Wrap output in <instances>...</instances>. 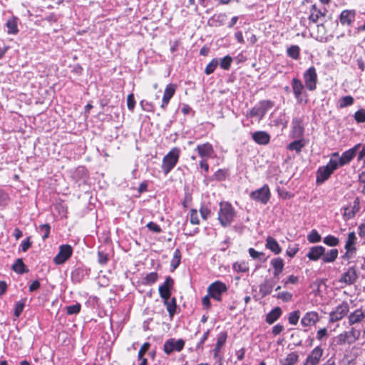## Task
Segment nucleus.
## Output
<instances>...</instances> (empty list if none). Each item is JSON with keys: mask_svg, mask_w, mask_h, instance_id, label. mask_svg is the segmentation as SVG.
Here are the masks:
<instances>
[{"mask_svg": "<svg viewBox=\"0 0 365 365\" xmlns=\"http://www.w3.org/2000/svg\"><path fill=\"white\" fill-rule=\"evenodd\" d=\"M73 248L69 245H62L59 247V252L53 258V262L56 264H62L65 263L72 255Z\"/></svg>", "mask_w": 365, "mask_h": 365, "instance_id": "0eeeda50", "label": "nucleus"}, {"mask_svg": "<svg viewBox=\"0 0 365 365\" xmlns=\"http://www.w3.org/2000/svg\"><path fill=\"white\" fill-rule=\"evenodd\" d=\"M26 299L17 302L14 308V316L18 318L22 313L25 307Z\"/></svg>", "mask_w": 365, "mask_h": 365, "instance_id": "a19ab883", "label": "nucleus"}, {"mask_svg": "<svg viewBox=\"0 0 365 365\" xmlns=\"http://www.w3.org/2000/svg\"><path fill=\"white\" fill-rule=\"evenodd\" d=\"M282 314V309L280 307H277L273 309L270 312H269L266 316V322L267 323L272 324L275 321H277Z\"/></svg>", "mask_w": 365, "mask_h": 365, "instance_id": "cd10ccee", "label": "nucleus"}, {"mask_svg": "<svg viewBox=\"0 0 365 365\" xmlns=\"http://www.w3.org/2000/svg\"><path fill=\"white\" fill-rule=\"evenodd\" d=\"M173 279L170 277H168L164 283L159 287V294L163 299L170 298L171 289L173 288Z\"/></svg>", "mask_w": 365, "mask_h": 365, "instance_id": "f8f14e48", "label": "nucleus"}, {"mask_svg": "<svg viewBox=\"0 0 365 365\" xmlns=\"http://www.w3.org/2000/svg\"><path fill=\"white\" fill-rule=\"evenodd\" d=\"M157 279L158 274L156 272H150L146 275L145 281L146 284H150L155 283Z\"/></svg>", "mask_w": 365, "mask_h": 365, "instance_id": "4d7b16f0", "label": "nucleus"}, {"mask_svg": "<svg viewBox=\"0 0 365 365\" xmlns=\"http://www.w3.org/2000/svg\"><path fill=\"white\" fill-rule=\"evenodd\" d=\"M328 337V331L326 328L320 329L317 333V339L319 341H322L324 339Z\"/></svg>", "mask_w": 365, "mask_h": 365, "instance_id": "680f3d73", "label": "nucleus"}, {"mask_svg": "<svg viewBox=\"0 0 365 365\" xmlns=\"http://www.w3.org/2000/svg\"><path fill=\"white\" fill-rule=\"evenodd\" d=\"M274 287V283L269 279H266L259 285V292L262 297L270 294Z\"/></svg>", "mask_w": 365, "mask_h": 365, "instance_id": "c756f323", "label": "nucleus"}, {"mask_svg": "<svg viewBox=\"0 0 365 365\" xmlns=\"http://www.w3.org/2000/svg\"><path fill=\"white\" fill-rule=\"evenodd\" d=\"M307 240L311 243H317L321 241L322 237L316 230H312L307 235Z\"/></svg>", "mask_w": 365, "mask_h": 365, "instance_id": "79ce46f5", "label": "nucleus"}, {"mask_svg": "<svg viewBox=\"0 0 365 365\" xmlns=\"http://www.w3.org/2000/svg\"><path fill=\"white\" fill-rule=\"evenodd\" d=\"M287 55L293 59H298L299 57L300 48L297 45L291 46L287 48Z\"/></svg>", "mask_w": 365, "mask_h": 365, "instance_id": "58836bf2", "label": "nucleus"}, {"mask_svg": "<svg viewBox=\"0 0 365 365\" xmlns=\"http://www.w3.org/2000/svg\"><path fill=\"white\" fill-rule=\"evenodd\" d=\"M354 103V98L351 96H346L340 100V107L344 108Z\"/></svg>", "mask_w": 365, "mask_h": 365, "instance_id": "8fccbe9b", "label": "nucleus"}, {"mask_svg": "<svg viewBox=\"0 0 365 365\" xmlns=\"http://www.w3.org/2000/svg\"><path fill=\"white\" fill-rule=\"evenodd\" d=\"M195 150L202 159L211 158L214 153L212 145L209 143L198 145Z\"/></svg>", "mask_w": 365, "mask_h": 365, "instance_id": "a211bd4d", "label": "nucleus"}, {"mask_svg": "<svg viewBox=\"0 0 365 365\" xmlns=\"http://www.w3.org/2000/svg\"><path fill=\"white\" fill-rule=\"evenodd\" d=\"M274 106V103L270 100L261 101L247 114L249 117H258L262 120L266 113Z\"/></svg>", "mask_w": 365, "mask_h": 365, "instance_id": "7ed1b4c3", "label": "nucleus"}, {"mask_svg": "<svg viewBox=\"0 0 365 365\" xmlns=\"http://www.w3.org/2000/svg\"><path fill=\"white\" fill-rule=\"evenodd\" d=\"M227 289V288L225 283L216 281L208 287L207 292L212 298L217 301H221V295Z\"/></svg>", "mask_w": 365, "mask_h": 365, "instance_id": "39448f33", "label": "nucleus"}, {"mask_svg": "<svg viewBox=\"0 0 365 365\" xmlns=\"http://www.w3.org/2000/svg\"><path fill=\"white\" fill-rule=\"evenodd\" d=\"M319 321V314L316 312H307L301 319L303 327H311Z\"/></svg>", "mask_w": 365, "mask_h": 365, "instance_id": "f3484780", "label": "nucleus"}, {"mask_svg": "<svg viewBox=\"0 0 365 365\" xmlns=\"http://www.w3.org/2000/svg\"><path fill=\"white\" fill-rule=\"evenodd\" d=\"M98 261L99 264L102 265L106 264L108 261V255L104 253L103 252L99 251L98 252Z\"/></svg>", "mask_w": 365, "mask_h": 365, "instance_id": "052dcab7", "label": "nucleus"}, {"mask_svg": "<svg viewBox=\"0 0 365 365\" xmlns=\"http://www.w3.org/2000/svg\"><path fill=\"white\" fill-rule=\"evenodd\" d=\"M190 222L192 225H198L200 222L196 210L192 209L190 211Z\"/></svg>", "mask_w": 365, "mask_h": 365, "instance_id": "e2e57ef3", "label": "nucleus"}, {"mask_svg": "<svg viewBox=\"0 0 365 365\" xmlns=\"http://www.w3.org/2000/svg\"><path fill=\"white\" fill-rule=\"evenodd\" d=\"M277 298L283 300L284 302H290L292 299V294L289 292H282L278 293Z\"/></svg>", "mask_w": 365, "mask_h": 365, "instance_id": "864d4df0", "label": "nucleus"}, {"mask_svg": "<svg viewBox=\"0 0 365 365\" xmlns=\"http://www.w3.org/2000/svg\"><path fill=\"white\" fill-rule=\"evenodd\" d=\"M349 339V344L355 342L360 336L361 331L352 327L350 331H344Z\"/></svg>", "mask_w": 365, "mask_h": 365, "instance_id": "e433bc0d", "label": "nucleus"}, {"mask_svg": "<svg viewBox=\"0 0 365 365\" xmlns=\"http://www.w3.org/2000/svg\"><path fill=\"white\" fill-rule=\"evenodd\" d=\"M180 259H181V253L180 251L177 249L174 252L173 257L171 260V267L173 268V269H175L180 263Z\"/></svg>", "mask_w": 365, "mask_h": 365, "instance_id": "ea45409f", "label": "nucleus"}, {"mask_svg": "<svg viewBox=\"0 0 365 365\" xmlns=\"http://www.w3.org/2000/svg\"><path fill=\"white\" fill-rule=\"evenodd\" d=\"M163 302L167 308L170 317L173 318L175 313L177 307L175 298H166V299H163Z\"/></svg>", "mask_w": 365, "mask_h": 365, "instance_id": "c85d7f7f", "label": "nucleus"}, {"mask_svg": "<svg viewBox=\"0 0 365 365\" xmlns=\"http://www.w3.org/2000/svg\"><path fill=\"white\" fill-rule=\"evenodd\" d=\"M306 88L309 91H314L317 88V74L314 66L309 68L303 75Z\"/></svg>", "mask_w": 365, "mask_h": 365, "instance_id": "423d86ee", "label": "nucleus"}, {"mask_svg": "<svg viewBox=\"0 0 365 365\" xmlns=\"http://www.w3.org/2000/svg\"><path fill=\"white\" fill-rule=\"evenodd\" d=\"M333 172H331L328 167L322 166L320 167L317 173V184H322L325 182L330 177Z\"/></svg>", "mask_w": 365, "mask_h": 365, "instance_id": "5701e85b", "label": "nucleus"}, {"mask_svg": "<svg viewBox=\"0 0 365 365\" xmlns=\"http://www.w3.org/2000/svg\"><path fill=\"white\" fill-rule=\"evenodd\" d=\"M354 118L358 123L365 122V110L361 109L354 114Z\"/></svg>", "mask_w": 365, "mask_h": 365, "instance_id": "6e6d98bb", "label": "nucleus"}, {"mask_svg": "<svg viewBox=\"0 0 365 365\" xmlns=\"http://www.w3.org/2000/svg\"><path fill=\"white\" fill-rule=\"evenodd\" d=\"M252 199L262 204H266L270 198V191L267 185H263L261 188L252 191L250 194Z\"/></svg>", "mask_w": 365, "mask_h": 365, "instance_id": "6e6552de", "label": "nucleus"}, {"mask_svg": "<svg viewBox=\"0 0 365 365\" xmlns=\"http://www.w3.org/2000/svg\"><path fill=\"white\" fill-rule=\"evenodd\" d=\"M248 252H249L250 257H252L254 259H258L260 257L264 256L263 252H258V251L255 250L254 248H250Z\"/></svg>", "mask_w": 365, "mask_h": 365, "instance_id": "69168bd1", "label": "nucleus"}, {"mask_svg": "<svg viewBox=\"0 0 365 365\" xmlns=\"http://www.w3.org/2000/svg\"><path fill=\"white\" fill-rule=\"evenodd\" d=\"M365 317V314L362 311L361 309H356L354 312H351L349 317V325H354L355 324H358L361 322Z\"/></svg>", "mask_w": 365, "mask_h": 365, "instance_id": "b1692460", "label": "nucleus"}, {"mask_svg": "<svg viewBox=\"0 0 365 365\" xmlns=\"http://www.w3.org/2000/svg\"><path fill=\"white\" fill-rule=\"evenodd\" d=\"M324 242L329 246L334 247L339 245V240L333 235H328L324 239Z\"/></svg>", "mask_w": 365, "mask_h": 365, "instance_id": "09e8293b", "label": "nucleus"}, {"mask_svg": "<svg viewBox=\"0 0 365 365\" xmlns=\"http://www.w3.org/2000/svg\"><path fill=\"white\" fill-rule=\"evenodd\" d=\"M298 250H299V248H298L297 245H294V247L289 246L286 252L289 257H293L297 254Z\"/></svg>", "mask_w": 365, "mask_h": 365, "instance_id": "338daca9", "label": "nucleus"}, {"mask_svg": "<svg viewBox=\"0 0 365 365\" xmlns=\"http://www.w3.org/2000/svg\"><path fill=\"white\" fill-rule=\"evenodd\" d=\"M179 157L180 150L174 148L163 158L161 168L165 175H167L176 165Z\"/></svg>", "mask_w": 365, "mask_h": 365, "instance_id": "f03ea898", "label": "nucleus"}, {"mask_svg": "<svg viewBox=\"0 0 365 365\" xmlns=\"http://www.w3.org/2000/svg\"><path fill=\"white\" fill-rule=\"evenodd\" d=\"M232 62V58L230 56H226L220 60L219 64L222 69L229 70Z\"/></svg>", "mask_w": 365, "mask_h": 365, "instance_id": "c03bdc74", "label": "nucleus"}, {"mask_svg": "<svg viewBox=\"0 0 365 365\" xmlns=\"http://www.w3.org/2000/svg\"><path fill=\"white\" fill-rule=\"evenodd\" d=\"M356 279L357 274L356 269L354 267H349L348 270L341 275L339 282L350 285L354 284Z\"/></svg>", "mask_w": 365, "mask_h": 365, "instance_id": "dca6fc26", "label": "nucleus"}, {"mask_svg": "<svg viewBox=\"0 0 365 365\" xmlns=\"http://www.w3.org/2000/svg\"><path fill=\"white\" fill-rule=\"evenodd\" d=\"M325 248L322 246H314L310 248L307 257L312 261L318 260L324 255Z\"/></svg>", "mask_w": 365, "mask_h": 365, "instance_id": "412c9836", "label": "nucleus"}, {"mask_svg": "<svg viewBox=\"0 0 365 365\" xmlns=\"http://www.w3.org/2000/svg\"><path fill=\"white\" fill-rule=\"evenodd\" d=\"M135 106V101L134 98V95L133 93H130L127 97V106L128 108L133 111Z\"/></svg>", "mask_w": 365, "mask_h": 365, "instance_id": "bf43d9fd", "label": "nucleus"}, {"mask_svg": "<svg viewBox=\"0 0 365 365\" xmlns=\"http://www.w3.org/2000/svg\"><path fill=\"white\" fill-rule=\"evenodd\" d=\"M299 360V354L292 352L287 354L285 359L280 360V365H294Z\"/></svg>", "mask_w": 365, "mask_h": 365, "instance_id": "2f4dec72", "label": "nucleus"}, {"mask_svg": "<svg viewBox=\"0 0 365 365\" xmlns=\"http://www.w3.org/2000/svg\"><path fill=\"white\" fill-rule=\"evenodd\" d=\"M81 306L79 303L68 306L66 307L67 314L70 315L78 314L81 310Z\"/></svg>", "mask_w": 365, "mask_h": 365, "instance_id": "3c124183", "label": "nucleus"}, {"mask_svg": "<svg viewBox=\"0 0 365 365\" xmlns=\"http://www.w3.org/2000/svg\"><path fill=\"white\" fill-rule=\"evenodd\" d=\"M252 138L259 145H267L270 140V135L265 131L255 132L252 133Z\"/></svg>", "mask_w": 365, "mask_h": 365, "instance_id": "aec40b11", "label": "nucleus"}, {"mask_svg": "<svg viewBox=\"0 0 365 365\" xmlns=\"http://www.w3.org/2000/svg\"><path fill=\"white\" fill-rule=\"evenodd\" d=\"M299 317H300L299 310H295V311L289 313V317H288L289 323L292 325L297 324Z\"/></svg>", "mask_w": 365, "mask_h": 365, "instance_id": "a18cd8bd", "label": "nucleus"}, {"mask_svg": "<svg viewBox=\"0 0 365 365\" xmlns=\"http://www.w3.org/2000/svg\"><path fill=\"white\" fill-rule=\"evenodd\" d=\"M12 269L18 274H24L28 272V269H26V265L21 258L16 260L14 264L12 265Z\"/></svg>", "mask_w": 365, "mask_h": 365, "instance_id": "c9c22d12", "label": "nucleus"}, {"mask_svg": "<svg viewBox=\"0 0 365 365\" xmlns=\"http://www.w3.org/2000/svg\"><path fill=\"white\" fill-rule=\"evenodd\" d=\"M227 334L226 331H221L217 336V348L220 349L226 342Z\"/></svg>", "mask_w": 365, "mask_h": 365, "instance_id": "de8ad7c7", "label": "nucleus"}, {"mask_svg": "<svg viewBox=\"0 0 365 365\" xmlns=\"http://www.w3.org/2000/svg\"><path fill=\"white\" fill-rule=\"evenodd\" d=\"M326 12V9H324V11H322L321 10L317 9L315 4H313L310 9V15L309 16V20L313 23H317L320 17L325 16Z\"/></svg>", "mask_w": 365, "mask_h": 365, "instance_id": "a878e982", "label": "nucleus"}, {"mask_svg": "<svg viewBox=\"0 0 365 365\" xmlns=\"http://www.w3.org/2000/svg\"><path fill=\"white\" fill-rule=\"evenodd\" d=\"M146 227L149 230L155 233H160L162 232V229L160 228V227L153 222H148Z\"/></svg>", "mask_w": 365, "mask_h": 365, "instance_id": "13d9d810", "label": "nucleus"}, {"mask_svg": "<svg viewBox=\"0 0 365 365\" xmlns=\"http://www.w3.org/2000/svg\"><path fill=\"white\" fill-rule=\"evenodd\" d=\"M292 88L297 101L301 102L302 101L301 96L304 91V85L302 81L298 78H293L292 81Z\"/></svg>", "mask_w": 365, "mask_h": 365, "instance_id": "4be33fe9", "label": "nucleus"}, {"mask_svg": "<svg viewBox=\"0 0 365 365\" xmlns=\"http://www.w3.org/2000/svg\"><path fill=\"white\" fill-rule=\"evenodd\" d=\"M356 237L354 232H349L345 244L346 252L343 256L344 259H351L356 253V248L355 247Z\"/></svg>", "mask_w": 365, "mask_h": 365, "instance_id": "9d476101", "label": "nucleus"}, {"mask_svg": "<svg viewBox=\"0 0 365 365\" xmlns=\"http://www.w3.org/2000/svg\"><path fill=\"white\" fill-rule=\"evenodd\" d=\"M50 230H51V227L48 224L41 225L38 228V232L43 234V235H42L43 240H45L46 238L48 237Z\"/></svg>", "mask_w": 365, "mask_h": 365, "instance_id": "37998d69", "label": "nucleus"}, {"mask_svg": "<svg viewBox=\"0 0 365 365\" xmlns=\"http://www.w3.org/2000/svg\"><path fill=\"white\" fill-rule=\"evenodd\" d=\"M305 145V143H304V140L303 139H299V140H294L292 143H290L287 148L289 150H294L296 151L297 153H299L302 149V148H304Z\"/></svg>", "mask_w": 365, "mask_h": 365, "instance_id": "473e14b6", "label": "nucleus"}, {"mask_svg": "<svg viewBox=\"0 0 365 365\" xmlns=\"http://www.w3.org/2000/svg\"><path fill=\"white\" fill-rule=\"evenodd\" d=\"M176 90V85L170 83L167 85L165 87V89L164 91L163 99H162V104L160 106V108L163 110H165L166 107L168 106L170 99L173 98L175 93Z\"/></svg>", "mask_w": 365, "mask_h": 365, "instance_id": "4468645a", "label": "nucleus"}, {"mask_svg": "<svg viewBox=\"0 0 365 365\" xmlns=\"http://www.w3.org/2000/svg\"><path fill=\"white\" fill-rule=\"evenodd\" d=\"M361 146V143H358L354 145L352 148L344 152L341 156L339 158V164L341 166H344L348 163L354 158L359 148Z\"/></svg>", "mask_w": 365, "mask_h": 365, "instance_id": "ddd939ff", "label": "nucleus"}, {"mask_svg": "<svg viewBox=\"0 0 365 365\" xmlns=\"http://www.w3.org/2000/svg\"><path fill=\"white\" fill-rule=\"evenodd\" d=\"M185 346V341L183 339L175 340L174 338L168 339L163 346V350L168 355L170 354L174 351H180Z\"/></svg>", "mask_w": 365, "mask_h": 365, "instance_id": "1a4fd4ad", "label": "nucleus"}, {"mask_svg": "<svg viewBox=\"0 0 365 365\" xmlns=\"http://www.w3.org/2000/svg\"><path fill=\"white\" fill-rule=\"evenodd\" d=\"M349 312V304L343 302L329 314V322L334 323L343 319Z\"/></svg>", "mask_w": 365, "mask_h": 365, "instance_id": "20e7f679", "label": "nucleus"}, {"mask_svg": "<svg viewBox=\"0 0 365 365\" xmlns=\"http://www.w3.org/2000/svg\"><path fill=\"white\" fill-rule=\"evenodd\" d=\"M324 350L320 346L315 347L307 356L303 365H317L323 355Z\"/></svg>", "mask_w": 365, "mask_h": 365, "instance_id": "9b49d317", "label": "nucleus"}, {"mask_svg": "<svg viewBox=\"0 0 365 365\" xmlns=\"http://www.w3.org/2000/svg\"><path fill=\"white\" fill-rule=\"evenodd\" d=\"M6 26L9 34H16L19 32L17 19L15 17L8 19L6 23Z\"/></svg>", "mask_w": 365, "mask_h": 365, "instance_id": "7c9ffc66", "label": "nucleus"}, {"mask_svg": "<svg viewBox=\"0 0 365 365\" xmlns=\"http://www.w3.org/2000/svg\"><path fill=\"white\" fill-rule=\"evenodd\" d=\"M265 247L270 250L275 255H278L282 252V249L279 247V243L274 238L272 237H268L267 238Z\"/></svg>", "mask_w": 365, "mask_h": 365, "instance_id": "bb28decb", "label": "nucleus"}, {"mask_svg": "<svg viewBox=\"0 0 365 365\" xmlns=\"http://www.w3.org/2000/svg\"><path fill=\"white\" fill-rule=\"evenodd\" d=\"M270 263L274 269L273 274L274 277H278L283 271L284 266V260L280 257H277L272 259Z\"/></svg>", "mask_w": 365, "mask_h": 365, "instance_id": "393cba45", "label": "nucleus"}, {"mask_svg": "<svg viewBox=\"0 0 365 365\" xmlns=\"http://www.w3.org/2000/svg\"><path fill=\"white\" fill-rule=\"evenodd\" d=\"M293 123V135L295 138H299L303 135L304 133V128L301 124V121L298 119H294L292 122Z\"/></svg>", "mask_w": 365, "mask_h": 365, "instance_id": "72a5a7b5", "label": "nucleus"}, {"mask_svg": "<svg viewBox=\"0 0 365 365\" xmlns=\"http://www.w3.org/2000/svg\"><path fill=\"white\" fill-rule=\"evenodd\" d=\"M360 210V200L359 197H356L352 203L344 207V217L346 219H351Z\"/></svg>", "mask_w": 365, "mask_h": 365, "instance_id": "2eb2a0df", "label": "nucleus"}, {"mask_svg": "<svg viewBox=\"0 0 365 365\" xmlns=\"http://www.w3.org/2000/svg\"><path fill=\"white\" fill-rule=\"evenodd\" d=\"M218 64L219 61L216 58L212 59V61L210 62V63H208L207 66H206L205 69V73L207 75L212 73L215 68H217V66H218Z\"/></svg>", "mask_w": 365, "mask_h": 365, "instance_id": "49530a36", "label": "nucleus"}, {"mask_svg": "<svg viewBox=\"0 0 365 365\" xmlns=\"http://www.w3.org/2000/svg\"><path fill=\"white\" fill-rule=\"evenodd\" d=\"M336 340H337V344L339 345L344 344L345 343L349 344V339L344 332L338 335L336 337Z\"/></svg>", "mask_w": 365, "mask_h": 365, "instance_id": "0e129e2a", "label": "nucleus"}, {"mask_svg": "<svg viewBox=\"0 0 365 365\" xmlns=\"http://www.w3.org/2000/svg\"><path fill=\"white\" fill-rule=\"evenodd\" d=\"M328 167L331 172H334L335 170H336L339 166H341V164H339V159H334L331 158L329 161V163L326 165Z\"/></svg>", "mask_w": 365, "mask_h": 365, "instance_id": "603ef678", "label": "nucleus"}, {"mask_svg": "<svg viewBox=\"0 0 365 365\" xmlns=\"http://www.w3.org/2000/svg\"><path fill=\"white\" fill-rule=\"evenodd\" d=\"M235 211L232 205L227 202L220 203V210L218 212V220L223 227H227L231 225L235 217Z\"/></svg>", "mask_w": 365, "mask_h": 365, "instance_id": "f257e3e1", "label": "nucleus"}, {"mask_svg": "<svg viewBox=\"0 0 365 365\" xmlns=\"http://www.w3.org/2000/svg\"><path fill=\"white\" fill-rule=\"evenodd\" d=\"M338 257V250L337 249H331L328 252L325 253L323 255L322 260L324 262L329 263L333 262L336 260Z\"/></svg>", "mask_w": 365, "mask_h": 365, "instance_id": "f704fd0d", "label": "nucleus"}, {"mask_svg": "<svg viewBox=\"0 0 365 365\" xmlns=\"http://www.w3.org/2000/svg\"><path fill=\"white\" fill-rule=\"evenodd\" d=\"M298 282V277L294 275H290L288 277V278L285 280H283L282 282L284 283V285L286 286L288 284H295Z\"/></svg>", "mask_w": 365, "mask_h": 365, "instance_id": "774afa93", "label": "nucleus"}, {"mask_svg": "<svg viewBox=\"0 0 365 365\" xmlns=\"http://www.w3.org/2000/svg\"><path fill=\"white\" fill-rule=\"evenodd\" d=\"M356 11L354 10H344L339 16L340 23L342 25L350 26L354 21Z\"/></svg>", "mask_w": 365, "mask_h": 365, "instance_id": "6ab92c4d", "label": "nucleus"}, {"mask_svg": "<svg viewBox=\"0 0 365 365\" xmlns=\"http://www.w3.org/2000/svg\"><path fill=\"white\" fill-rule=\"evenodd\" d=\"M150 346V344L148 342H145L141 346L138 354V359H143L144 354L148 351Z\"/></svg>", "mask_w": 365, "mask_h": 365, "instance_id": "5fc2aeb1", "label": "nucleus"}, {"mask_svg": "<svg viewBox=\"0 0 365 365\" xmlns=\"http://www.w3.org/2000/svg\"><path fill=\"white\" fill-rule=\"evenodd\" d=\"M210 20L215 24V26H222L225 24L227 20V15L225 14L221 13L215 14Z\"/></svg>", "mask_w": 365, "mask_h": 365, "instance_id": "4c0bfd02", "label": "nucleus"}]
</instances>
